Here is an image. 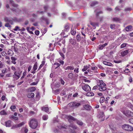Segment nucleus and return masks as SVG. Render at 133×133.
<instances>
[{"mask_svg":"<svg viewBox=\"0 0 133 133\" xmlns=\"http://www.w3.org/2000/svg\"><path fill=\"white\" fill-rule=\"evenodd\" d=\"M29 123L31 128L35 129L37 126L38 122L36 119L32 118L30 119L29 122Z\"/></svg>","mask_w":133,"mask_h":133,"instance_id":"1","label":"nucleus"},{"mask_svg":"<svg viewBox=\"0 0 133 133\" xmlns=\"http://www.w3.org/2000/svg\"><path fill=\"white\" fill-rule=\"evenodd\" d=\"M10 4L12 6L16 8H13L12 9V10L16 13L18 14L21 11L20 9L18 8V5L14 3V2L12 0H10Z\"/></svg>","mask_w":133,"mask_h":133,"instance_id":"2","label":"nucleus"},{"mask_svg":"<svg viewBox=\"0 0 133 133\" xmlns=\"http://www.w3.org/2000/svg\"><path fill=\"white\" fill-rule=\"evenodd\" d=\"M98 86L99 87V89L100 91H104L105 90L106 88L105 87L106 85L104 83L102 80H100L98 82Z\"/></svg>","mask_w":133,"mask_h":133,"instance_id":"3","label":"nucleus"},{"mask_svg":"<svg viewBox=\"0 0 133 133\" xmlns=\"http://www.w3.org/2000/svg\"><path fill=\"white\" fill-rule=\"evenodd\" d=\"M122 128L124 130L131 131L133 130V127L128 124H124L122 126Z\"/></svg>","mask_w":133,"mask_h":133,"instance_id":"4","label":"nucleus"},{"mask_svg":"<svg viewBox=\"0 0 133 133\" xmlns=\"http://www.w3.org/2000/svg\"><path fill=\"white\" fill-rule=\"evenodd\" d=\"M82 87L83 90L86 92H89L91 90L90 87L88 84H83L82 85Z\"/></svg>","mask_w":133,"mask_h":133,"instance_id":"5","label":"nucleus"},{"mask_svg":"<svg viewBox=\"0 0 133 133\" xmlns=\"http://www.w3.org/2000/svg\"><path fill=\"white\" fill-rule=\"evenodd\" d=\"M68 118L69 119L72 120L74 121H75L76 123L79 125H82L83 124V123L81 121L78 120L77 119L71 116H68Z\"/></svg>","mask_w":133,"mask_h":133,"instance_id":"6","label":"nucleus"},{"mask_svg":"<svg viewBox=\"0 0 133 133\" xmlns=\"http://www.w3.org/2000/svg\"><path fill=\"white\" fill-rule=\"evenodd\" d=\"M124 114L127 117H133V112L129 110H128L124 111Z\"/></svg>","mask_w":133,"mask_h":133,"instance_id":"7","label":"nucleus"},{"mask_svg":"<svg viewBox=\"0 0 133 133\" xmlns=\"http://www.w3.org/2000/svg\"><path fill=\"white\" fill-rule=\"evenodd\" d=\"M13 20L12 18H9L6 17H5L4 18V20L5 22H8L11 24H13Z\"/></svg>","mask_w":133,"mask_h":133,"instance_id":"8","label":"nucleus"},{"mask_svg":"<svg viewBox=\"0 0 133 133\" xmlns=\"http://www.w3.org/2000/svg\"><path fill=\"white\" fill-rule=\"evenodd\" d=\"M42 110L46 112L48 114H50L51 111L49 109V108L46 106L42 108Z\"/></svg>","mask_w":133,"mask_h":133,"instance_id":"9","label":"nucleus"},{"mask_svg":"<svg viewBox=\"0 0 133 133\" xmlns=\"http://www.w3.org/2000/svg\"><path fill=\"white\" fill-rule=\"evenodd\" d=\"M130 49L122 51L121 54V55L123 56H124L127 55V54L129 53L130 52Z\"/></svg>","mask_w":133,"mask_h":133,"instance_id":"10","label":"nucleus"},{"mask_svg":"<svg viewBox=\"0 0 133 133\" xmlns=\"http://www.w3.org/2000/svg\"><path fill=\"white\" fill-rule=\"evenodd\" d=\"M37 64H34L33 68V70H32L31 71V72L32 74H34L36 72V70H37Z\"/></svg>","mask_w":133,"mask_h":133,"instance_id":"11","label":"nucleus"},{"mask_svg":"<svg viewBox=\"0 0 133 133\" xmlns=\"http://www.w3.org/2000/svg\"><path fill=\"white\" fill-rule=\"evenodd\" d=\"M5 125L6 127H10L11 126V122L9 120L5 122Z\"/></svg>","mask_w":133,"mask_h":133,"instance_id":"12","label":"nucleus"},{"mask_svg":"<svg viewBox=\"0 0 133 133\" xmlns=\"http://www.w3.org/2000/svg\"><path fill=\"white\" fill-rule=\"evenodd\" d=\"M108 44V43H106L103 44L99 45V49L101 50L105 46L107 45Z\"/></svg>","mask_w":133,"mask_h":133,"instance_id":"13","label":"nucleus"},{"mask_svg":"<svg viewBox=\"0 0 133 133\" xmlns=\"http://www.w3.org/2000/svg\"><path fill=\"white\" fill-rule=\"evenodd\" d=\"M70 42L73 45H75L76 44V40L74 39H71L69 40Z\"/></svg>","mask_w":133,"mask_h":133,"instance_id":"14","label":"nucleus"},{"mask_svg":"<svg viewBox=\"0 0 133 133\" xmlns=\"http://www.w3.org/2000/svg\"><path fill=\"white\" fill-rule=\"evenodd\" d=\"M103 63L106 65H108L110 66H111L112 65V64L110 62H107L106 61H103Z\"/></svg>","mask_w":133,"mask_h":133,"instance_id":"15","label":"nucleus"},{"mask_svg":"<svg viewBox=\"0 0 133 133\" xmlns=\"http://www.w3.org/2000/svg\"><path fill=\"white\" fill-rule=\"evenodd\" d=\"M34 94L33 93H29L27 95L28 97L29 98H32L34 96Z\"/></svg>","mask_w":133,"mask_h":133,"instance_id":"16","label":"nucleus"},{"mask_svg":"<svg viewBox=\"0 0 133 133\" xmlns=\"http://www.w3.org/2000/svg\"><path fill=\"white\" fill-rule=\"evenodd\" d=\"M71 33L72 35H75L76 33L75 29L74 28H72L71 31Z\"/></svg>","mask_w":133,"mask_h":133,"instance_id":"17","label":"nucleus"},{"mask_svg":"<svg viewBox=\"0 0 133 133\" xmlns=\"http://www.w3.org/2000/svg\"><path fill=\"white\" fill-rule=\"evenodd\" d=\"M84 107L85 109L87 110H90L91 108V107L88 104L85 105L84 106Z\"/></svg>","mask_w":133,"mask_h":133,"instance_id":"18","label":"nucleus"},{"mask_svg":"<svg viewBox=\"0 0 133 133\" xmlns=\"http://www.w3.org/2000/svg\"><path fill=\"white\" fill-rule=\"evenodd\" d=\"M132 26L130 25H128L125 28V30L127 31L130 30L132 28Z\"/></svg>","mask_w":133,"mask_h":133,"instance_id":"19","label":"nucleus"},{"mask_svg":"<svg viewBox=\"0 0 133 133\" xmlns=\"http://www.w3.org/2000/svg\"><path fill=\"white\" fill-rule=\"evenodd\" d=\"M60 65V64L57 63H56L54 64L53 67L55 68V69H56Z\"/></svg>","mask_w":133,"mask_h":133,"instance_id":"20","label":"nucleus"},{"mask_svg":"<svg viewBox=\"0 0 133 133\" xmlns=\"http://www.w3.org/2000/svg\"><path fill=\"white\" fill-rule=\"evenodd\" d=\"M87 94L86 95L88 96H94V94L92 92H88Z\"/></svg>","mask_w":133,"mask_h":133,"instance_id":"21","label":"nucleus"},{"mask_svg":"<svg viewBox=\"0 0 133 133\" xmlns=\"http://www.w3.org/2000/svg\"><path fill=\"white\" fill-rule=\"evenodd\" d=\"M65 70L70 69L72 70L74 69V67L73 66H68L65 68Z\"/></svg>","mask_w":133,"mask_h":133,"instance_id":"22","label":"nucleus"},{"mask_svg":"<svg viewBox=\"0 0 133 133\" xmlns=\"http://www.w3.org/2000/svg\"><path fill=\"white\" fill-rule=\"evenodd\" d=\"M69 27L68 25H66L65 26L64 31L65 32H67L69 31Z\"/></svg>","mask_w":133,"mask_h":133,"instance_id":"23","label":"nucleus"},{"mask_svg":"<svg viewBox=\"0 0 133 133\" xmlns=\"http://www.w3.org/2000/svg\"><path fill=\"white\" fill-rule=\"evenodd\" d=\"M40 98L39 94L38 92L37 93L36 96V100L38 101L39 99Z\"/></svg>","mask_w":133,"mask_h":133,"instance_id":"24","label":"nucleus"},{"mask_svg":"<svg viewBox=\"0 0 133 133\" xmlns=\"http://www.w3.org/2000/svg\"><path fill=\"white\" fill-rule=\"evenodd\" d=\"M68 106V107H74V102H71L69 103Z\"/></svg>","mask_w":133,"mask_h":133,"instance_id":"25","label":"nucleus"},{"mask_svg":"<svg viewBox=\"0 0 133 133\" xmlns=\"http://www.w3.org/2000/svg\"><path fill=\"white\" fill-rule=\"evenodd\" d=\"M36 90V88L35 87H32L30 88L29 90V91L31 92H33L35 91Z\"/></svg>","mask_w":133,"mask_h":133,"instance_id":"26","label":"nucleus"},{"mask_svg":"<svg viewBox=\"0 0 133 133\" xmlns=\"http://www.w3.org/2000/svg\"><path fill=\"white\" fill-rule=\"evenodd\" d=\"M48 116L47 115H44L42 116L43 119L44 120H47L48 119Z\"/></svg>","mask_w":133,"mask_h":133,"instance_id":"27","label":"nucleus"},{"mask_svg":"<svg viewBox=\"0 0 133 133\" xmlns=\"http://www.w3.org/2000/svg\"><path fill=\"white\" fill-rule=\"evenodd\" d=\"M80 105L81 104L79 103L74 102V108L77 107Z\"/></svg>","mask_w":133,"mask_h":133,"instance_id":"28","label":"nucleus"},{"mask_svg":"<svg viewBox=\"0 0 133 133\" xmlns=\"http://www.w3.org/2000/svg\"><path fill=\"white\" fill-rule=\"evenodd\" d=\"M98 4V3L97 2L94 1L90 5L91 6H94Z\"/></svg>","mask_w":133,"mask_h":133,"instance_id":"29","label":"nucleus"},{"mask_svg":"<svg viewBox=\"0 0 133 133\" xmlns=\"http://www.w3.org/2000/svg\"><path fill=\"white\" fill-rule=\"evenodd\" d=\"M9 118H10V119L13 118L15 119V120H17L18 119V117L15 116L13 115L11 116H10Z\"/></svg>","mask_w":133,"mask_h":133,"instance_id":"30","label":"nucleus"},{"mask_svg":"<svg viewBox=\"0 0 133 133\" xmlns=\"http://www.w3.org/2000/svg\"><path fill=\"white\" fill-rule=\"evenodd\" d=\"M60 86V84L59 83H56L55 84L54 86L55 88H58Z\"/></svg>","mask_w":133,"mask_h":133,"instance_id":"31","label":"nucleus"},{"mask_svg":"<svg viewBox=\"0 0 133 133\" xmlns=\"http://www.w3.org/2000/svg\"><path fill=\"white\" fill-rule=\"evenodd\" d=\"M69 128L70 130H72V129H76V127L75 126H74L72 125H71L69 126Z\"/></svg>","mask_w":133,"mask_h":133,"instance_id":"32","label":"nucleus"},{"mask_svg":"<svg viewBox=\"0 0 133 133\" xmlns=\"http://www.w3.org/2000/svg\"><path fill=\"white\" fill-rule=\"evenodd\" d=\"M105 101V98L104 97H102L101 98L100 100H99V102L100 103H103Z\"/></svg>","mask_w":133,"mask_h":133,"instance_id":"33","label":"nucleus"},{"mask_svg":"<svg viewBox=\"0 0 133 133\" xmlns=\"http://www.w3.org/2000/svg\"><path fill=\"white\" fill-rule=\"evenodd\" d=\"M13 30H14L15 31H20V29L19 27V26H16L15 27V28Z\"/></svg>","mask_w":133,"mask_h":133,"instance_id":"34","label":"nucleus"},{"mask_svg":"<svg viewBox=\"0 0 133 133\" xmlns=\"http://www.w3.org/2000/svg\"><path fill=\"white\" fill-rule=\"evenodd\" d=\"M0 114L1 115H6L7 114L6 113L5 111L3 110L1 111L0 112Z\"/></svg>","mask_w":133,"mask_h":133,"instance_id":"35","label":"nucleus"},{"mask_svg":"<svg viewBox=\"0 0 133 133\" xmlns=\"http://www.w3.org/2000/svg\"><path fill=\"white\" fill-rule=\"evenodd\" d=\"M5 26L6 27L9 28H10L11 27V26L8 23H5Z\"/></svg>","mask_w":133,"mask_h":133,"instance_id":"36","label":"nucleus"},{"mask_svg":"<svg viewBox=\"0 0 133 133\" xmlns=\"http://www.w3.org/2000/svg\"><path fill=\"white\" fill-rule=\"evenodd\" d=\"M68 77L70 78H72L73 77V75L72 73H70L68 75Z\"/></svg>","mask_w":133,"mask_h":133,"instance_id":"37","label":"nucleus"},{"mask_svg":"<svg viewBox=\"0 0 133 133\" xmlns=\"http://www.w3.org/2000/svg\"><path fill=\"white\" fill-rule=\"evenodd\" d=\"M12 49L13 48L14 51L16 52H17L18 50V48L16 47H15L14 46H12Z\"/></svg>","mask_w":133,"mask_h":133,"instance_id":"38","label":"nucleus"},{"mask_svg":"<svg viewBox=\"0 0 133 133\" xmlns=\"http://www.w3.org/2000/svg\"><path fill=\"white\" fill-rule=\"evenodd\" d=\"M88 69L87 65L85 66L84 68L82 69V71H84Z\"/></svg>","mask_w":133,"mask_h":133,"instance_id":"39","label":"nucleus"},{"mask_svg":"<svg viewBox=\"0 0 133 133\" xmlns=\"http://www.w3.org/2000/svg\"><path fill=\"white\" fill-rule=\"evenodd\" d=\"M119 19L117 17L114 18L113 19V21L115 22H118L119 21Z\"/></svg>","mask_w":133,"mask_h":133,"instance_id":"40","label":"nucleus"},{"mask_svg":"<svg viewBox=\"0 0 133 133\" xmlns=\"http://www.w3.org/2000/svg\"><path fill=\"white\" fill-rule=\"evenodd\" d=\"M90 24L93 27H95L96 25V23L93 22L91 21L90 22Z\"/></svg>","mask_w":133,"mask_h":133,"instance_id":"41","label":"nucleus"},{"mask_svg":"<svg viewBox=\"0 0 133 133\" xmlns=\"http://www.w3.org/2000/svg\"><path fill=\"white\" fill-rule=\"evenodd\" d=\"M59 54L61 57H62V58L63 59H64L65 58V56L63 54V53L60 52H59Z\"/></svg>","mask_w":133,"mask_h":133,"instance_id":"42","label":"nucleus"},{"mask_svg":"<svg viewBox=\"0 0 133 133\" xmlns=\"http://www.w3.org/2000/svg\"><path fill=\"white\" fill-rule=\"evenodd\" d=\"M76 39L78 41H80L81 40V38L80 36L79 35H77L76 37Z\"/></svg>","mask_w":133,"mask_h":133,"instance_id":"43","label":"nucleus"},{"mask_svg":"<svg viewBox=\"0 0 133 133\" xmlns=\"http://www.w3.org/2000/svg\"><path fill=\"white\" fill-rule=\"evenodd\" d=\"M102 13V12L101 11H99V12H97L96 14V17H97V18H98V16L99 15V14H101Z\"/></svg>","mask_w":133,"mask_h":133,"instance_id":"44","label":"nucleus"},{"mask_svg":"<svg viewBox=\"0 0 133 133\" xmlns=\"http://www.w3.org/2000/svg\"><path fill=\"white\" fill-rule=\"evenodd\" d=\"M129 122L130 123L133 124V118L129 119Z\"/></svg>","mask_w":133,"mask_h":133,"instance_id":"45","label":"nucleus"},{"mask_svg":"<svg viewBox=\"0 0 133 133\" xmlns=\"http://www.w3.org/2000/svg\"><path fill=\"white\" fill-rule=\"evenodd\" d=\"M58 127L59 128H67V126L66 125H65L64 126L63 125L61 127L58 126Z\"/></svg>","mask_w":133,"mask_h":133,"instance_id":"46","label":"nucleus"},{"mask_svg":"<svg viewBox=\"0 0 133 133\" xmlns=\"http://www.w3.org/2000/svg\"><path fill=\"white\" fill-rule=\"evenodd\" d=\"M24 124H25V123L24 122H22L21 123L18 124H17V125H18V127H21Z\"/></svg>","mask_w":133,"mask_h":133,"instance_id":"47","label":"nucleus"},{"mask_svg":"<svg viewBox=\"0 0 133 133\" xmlns=\"http://www.w3.org/2000/svg\"><path fill=\"white\" fill-rule=\"evenodd\" d=\"M79 68H75L74 70V72H75L76 73H78L79 72L78 71Z\"/></svg>","mask_w":133,"mask_h":133,"instance_id":"48","label":"nucleus"},{"mask_svg":"<svg viewBox=\"0 0 133 133\" xmlns=\"http://www.w3.org/2000/svg\"><path fill=\"white\" fill-rule=\"evenodd\" d=\"M126 45V43H123L121 45V48H122L124 47H125Z\"/></svg>","mask_w":133,"mask_h":133,"instance_id":"49","label":"nucleus"},{"mask_svg":"<svg viewBox=\"0 0 133 133\" xmlns=\"http://www.w3.org/2000/svg\"><path fill=\"white\" fill-rule=\"evenodd\" d=\"M44 9L45 11H46L48 9V6L45 5L44 6Z\"/></svg>","mask_w":133,"mask_h":133,"instance_id":"50","label":"nucleus"},{"mask_svg":"<svg viewBox=\"0 0 133 133\" xmlns=\"http://www.w3.org/2000/svg\"><path fill=\"white\" fill-rule=\"evenodd\" d=\"M115 24H111L110 25V28L111 29H113L115 27Z\"/></svg>","mask_w":133,"mask_h":133,"instance_id":"51","label":"nucleus"},{"mask_svg":"<svg viewBox=\"0 0 133 133\" xmlns=\"http://www.w3.org/2000/svg\"><path fill=\"white\" fill-rule=\"evenodd\" d=\"M17 124L15 125L14 126H13L11 128V129H14L17 128L18 127V125H17Z\"/></svg>","mask_w":133,"mask_h":133,"instance_id":"52","label":"nucleus"},{"mask_svg":"<svg viewBox=\"0 0 133 133\" xmlns=\"http://www.w3.org/2000/svg\"><path fill=\"white\" fill-rule=\"evenodd\" d=\"M66 94V92L64 91H62L61 93V95L62 96H63Z\"/></svg>","mask_w":133,"mask_h":133,"instance_id":"53","label":"nucleus"},{"mask_svg":"<svg viewBox=\"0 0 133 133\" xmlns=\"http://www.w3.org/2000/svg\"><path fill=\"white\" fill-rule=\"evenodd\" d=\"M60 81L61 84H62L63 85L64 84L65 82H64V80L63 79H60Z\"/></svg>","mask_w":133,"mask_h":133,"instance_id":"54","label":"nucleus"},{"mask_svg":"<svg viewBox=\"0 0 133 133\" xmlns=\"http://www.w3.org/2000/svg\"><path fill=\"white\" fill-rule=\"evenodd\" d=\"M39 31L38 30H36L35 32V34L37 35H38L39 34Z\"/></svg>","mask_w":133,"mask_h":133,"instance_id":"55","label":"nucleus"},{"mask_svg":"<svg viewBox=\"0 0 133 133\" xmlns=\"http://www.w3.org/2000/svg\"><path fill=\"white\" fill-rule=\"evenodd\" d=\"M129 72V70L128 69H126L124 70V72L126 73H128Z\"/></svg>","mask_w":133,"mask_h":133,"instance_id":"56","label":"nucleus"},{"mask_svg":"<svg viewBox=\"0 0 133 133\" xmlns=\"http://www.w3.org/2000/svg\"><path fill=\"white\" fill-rule=\"evenodd\" d=\"M26 71L25 70L23 72V75L22 77H23L24 78V76L26 74Z\"/></svg>","mask_w":133,"mask_h":133,"instance_id":"57","label":"nucleus"},{"mask_svg":"<svg viewBox=\"0 0 133 133\" xmlns=\"http://www.w3.org/2000/svg\"><path fill=\"white\" fill-rule=\"evenodd\" d=\"M29 22L28 20H26L24 22V24L25 25H27L29 24Z\"/></svg>","mask_w":133,"mask_h":133,"instance_id":"58","label":"nucleus"},{"mask_svg":"<svg viewBox=\"0 0 133 133\" xmlns=\"http://www.w3.org/2000/svg\"><path fill=\"white\" fill-rule=\"evenodd\" d=\"M114 62L116 63H119L121 62V61L120 60L116 61L115 60L114 61Z\"/></svg>","mask_w":133,"mask_h":133,"instance_id":"59","label":"nucleus"},{"mask_svg":"<svg viewBox=\"0 0 133 133\" xmlns=\"http://www.w3.org/2000/svg\"><path fill=\"white\" fill-rule=\"evenodd\" d=\"M16 108V107L15 106H12L10 107L11 109L12 110L13 109H14Z\"/></svg>","mask_w":133,"mask_h":133,"instance_id":"60","label":"nucleus"},{"mask_svg":"<svg viewBox=\"0 0 133 133\" xmlns=\"http://www.w3.org/2000/svg\"><path fill=\"white\" fill-rule=\"evenodd\" d=\"M3 64L0 61V68H2L3 67Z\"/></svg>","mask_w":133,"mask_h":133,"instance_id":"61","label":"nucleus"},{"mask_svg":"<svg viewBox=\"0 0 133 133\" xmlns=\"http://www.w3.org/2000/svg\"><path fill=\"white\" fill-rule=\"evenodd\" d=\"M11 59L12 61H15L16 60V58L13 57H11Z\"/></svg>","mask_w":133,"mask_h":133,"instance_id":"62","label":"nucleus"},{"mask_svg":"<svg viewBox=\"0 0 133 133\" xmlns=\"http://www.w3.org/2000/svg\"><path fill=\"white\" fill-rule=\"evenodd\" d=\"M115 10L116 11H119L120 10V9L119 8V7L117 6L115 8Z\"/></svg>","mask_w":133,"mask_h":133,"instance_id":"63","label":"nucleus"},{"mask_svg":"<svg viewBox=\"0 0 133 133\" xmlns=\"http://www.w3.org/2000/svg\"><path fill=\"white\" fill-rule=\"evenodd\" d=\"M78 95V94L77 93H75L73 95V97H76Z\"/></svg>","mask_w":133,"mask_h":133,"instance_id":"64","label":"nucleus"}]
</instances>
